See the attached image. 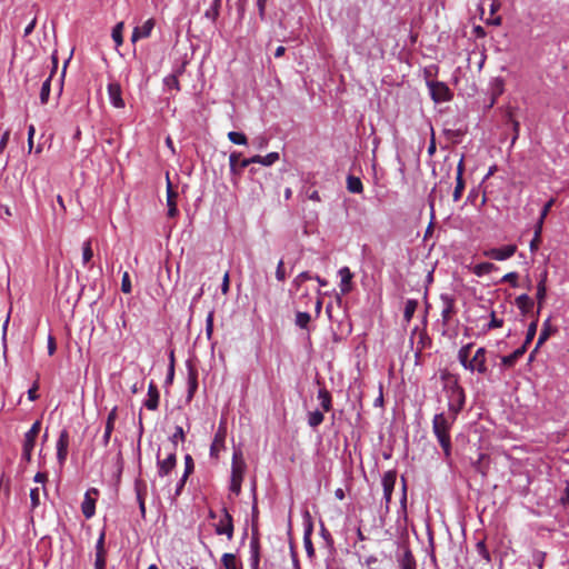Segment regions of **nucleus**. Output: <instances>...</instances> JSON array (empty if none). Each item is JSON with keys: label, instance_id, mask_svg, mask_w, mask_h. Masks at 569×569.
I'll use <instances>...</instances> for the list:
<instances>
[{"label": "nucleus", "instance_id": "obj_1", "mask_svg": "<svg viewBox=\"0 0 569 569\" xmlns=\"http://www.w3.org/2000/svg\"><path fill=\"white\" fill-rule=\"evenodd\" d=\"M456 420H452V415L437 413L432 419V432L436 436L446 458L451 455V437L450 430Z\"/></svg>", "mask_w": 569, "mask_h": 569}, {"label": "nucleus", "instance_id": "obj_2", "mask_svg": "<svg viewBox=\"0 0 569 569\" xmlns=\"http://www.w3.org/2000/svg\"><path fill=\"white\" fill-rule=\"evenodd\" d=\"M177 465L174 443H162L157 452V467L160 477L168 476Z\"/></svg>", "mask_w": 569, "mask_h": 569}, {"label": "nucleus", "instance_id": "obj_3", "mask_svg": "<svg viewBox=\"0 0 569 569\" xmlns=\"http://www.w3.org/2000/svg\"><path fill=\"white\" fill-rule=\"evenodd\" d=\"M448 396V410L452 415V420L457 419L459 412L463 409L466 403V393L463 388L455 379L452 383L447 386Z\"/></svg>", "mask_w": 569, "mask_h": 569}, {"label": "nucleus", "instance_id": "obj_4", "mask_svg": "<svg viewBox=\"0 0 569 569\" xmlns=\"http://www.w3.org/2000/svg\"><path fill=\"white\" fill-rule=\"evenodd\" d=\"M247 465L244 462L241 450H234L232 455V465H231V482L230 490L234 495H239L241 491V483L243 480V475L246 472Z\"/></svg>", "mask_w": 569, "mask_h": 569}, {"label": "nucleus", "instance_id": "obj_5", "mask_svg": "<svg viewBox=\"0 0 569 569\" xmlns=\"http://www.w3.org/2000/svg\"><path fill=\"white\" fill-rule=\"evenodd\" d=\"M216 533L217 535H226L227 538L230 540L233 537V519L232 516L229 513V511L226 508H222L221 516L216 523Z\"/></svg>", "mask_w": 569, "mask_h": 569}, {"label": "nucleus", "instance_id": "obj_6", "mask_svg": "<svg viewBox=\"0 0 569 569\" xmlns=\"http://www.w3.org/2000/svg\"><path fill=\"white\" fill-rule=\"evenodd\" d=\"M428 84L431 98L435 102H445L451 99L452 94L446 83L439 81H431Z\"/></svg>", "mask_w": 569, "mask_h": 569}, {"label": "nucleus", "instance_id": "obj_7", "mask_svg": "<svg viewBox=\"0 0 569 569\" xmlns=\"http://www.w3.org/2000/svg\"><path fill=\"white\" fill-rule=\"evenodd\" d=\"M517 252L516 244H507L501 248H491L483 251V256L497 261H503L511 258Z\"/></svg>", "mask_w": 569, "mask_h": 569}, {"label": "nucleus", "instance_id": "obj_8", "mask_svg": "<svg viewBox=\"0 0 569 569\" xmlns=\"http://www.w3.org/2000/svg\"><path fill=\"white\" fill-rule=\"evenodd\" d=\"M486 355L487 350L483 347L477 349L472 359H470L468 370H470L471 372L477 371L480 375H486L488 372Z\"/></svg>", "mask_w": 569, "mask_h": 569}, {"label": "nucleus", "instance_id": "obj_9", "mask_svg": "<svg viewBox=\"0 0 569 569\" xmlns=\"http://www.w3.org/2000/svg\"><path fill=\"white\" fill-rule=\"evenodd\" d=\"M397 479L396 470L386 471L382 476V488H383V499L386 501V508L389 509V505L391 502L392 492L395 489Z\"/></svg>", "mask_w": 569, "mask_h": 569}, {"label": "nucleus", "instance_id": "obj_10", "mask_svg": "<svg viewBox=\"0 0 569 569\" xmlns=\"http://www.w3.org/2000/svg\"><path fill=\"white\" fill-rule=\"evenodd\" d=\"M99 495L98 489L91 488L86 495L84 499L81 503V511L86 519H90L94 516L96 512V497Z\"/></svg>", "mask_w": 569, "mask_h": 569}, {"label": "nucleus", "instance_id": "obj_11", "mask_svg": "<svg viewBox=\"0 0 569 569\" xmlns=\"http://www.w3.org/2000/svg\"><path fill=\"white\" fill-rule=\"evenodd\" d=\"M442 302L441 319L443 326H448L452 316L456 313L455 298L449 295L440 296Z\"/></svg>", "mask_w": 569, "mask_h": 569}, {"label": "nucleus", "instance_id": "obj_12", "mask_svg": "<svg viewBox=\"0 0 569 569\" xmlns=\"http://www.w3.org/2000/svg\"><path fill=\"white\" fill-rule=\"evenodd\" d=\"M68 447H69V432L68 430L63 429L58 438L57 441V459L60 466H63L67 456H68Z\"/></svg>", "mask_w": 569, "mask_h": 569}, {"label": "nucleus", "instance_id": "obj_13", "mask_svg": "<svg viewBox=\"0 0 569 569\" xmlns=\"http://www.w3.org/2000/svg\"><path fill=\"white\" fill-rule=\"evenodd\" d=\"M278 152H270L267 156H253L249 159H242L240 168H247L251 163H260L262 166H271L279 160Z\"/></svg>", "mask_w": 569, "mask_h": 569}, {"label": "nucleus", "instance_id": "obj_14", "mask_svg": "<svg viewBox=\"0 0 569 569\" xmlns=\"http://www.w3.org/2000/svg\"><path fill=\"white\" fill-rule=\"evenodd\" d=\"M177 198L178 192L173 189V186L169 178V173H167V206L168 217L170 218H174L178 214Z\"/></svg>", "mask_w": 569, "mask_h": 569}, {"label": "nucleus", "instance_id": "obj_15", "mask_svg": "<svg viewBox=\"0 0 569 569\" xmlns=\"http://www.w3.org/2000/svg\"><path fill=\"white\" fill-rule=\"evenodd\" d=\"M108 96L111 104L114 108H124V100L122 99L121 86L118 82H111L108 84Z\"/></svg>", "mask_w": 569, "mask_h": 569}, {"label": "nucleus", "instance_id": "obj_16", "mask_svg": "<svg viewBox=\"0 0 569 569\" xmlns=\"http://www.w3.org/2000/svg\"><path fill=\"white\" fill-rule=\"evenodd\" d=\"M557 332V328L551 325L550 317L547 318L543 323L541 331L539 333L536 347L533 349V352H537L538 349L550 338L551 335Z\"/></svg>", "mask_w": 569, "mask_h": 569}, {"label": "nucleus", "instance_id": "obj_17", "mask_svg": "<svg viewBox=\"0 0 569 569\" xmlns=\"http://www.w3.org/2000/svg\"><path fill=\"white\" fill-rule=\"evenodd\" d=\"M40 430H41V421L37 420L36 422H33L31 428L26 432L22 448H28V449L33 450L36 440L40 433Z\"/></svg>", "mask_w": 569, "mask_h": 569}, {"label": "nucleus", "instance_id": "obj_18", "mask_svg": "<svg viewBox=\"0 0 569 569\" xmlns=\"http://www.w3.org/2000/svg\"><path fill=\"white\" fill-rule=\"evenodd\" d=\"M154 27V20L148 19L142 26L136 27L131 34V41L136 42L140 39L148 38Z\"/></svg>", "mask_w": 569, "mask_h": 569}, {"label": "nucleus", "instance_id": "obj_19", "mask_svg": "<svg viewBox=\"0 0 569 569\" xmlns=\"http://www.w3.org/2000/svg\"><path fill=\"white\" fill-rule=\"evenodd\" d=\"M226 433V428L219 426L210 447L211 457H218L219 451L224 448Z\"/></svg>", "mask_w": 569, "mask_h": 569}, {"label": "nucleus", "instance_id": "obj_20", "mask_svg": "<svg viewBox=\"0 0 569 569\" xmlns=\"http://www.w3.org/2000/svg\"><path fill=\"white\" fill-rule=\"evenodd\" d=\"M106 568L104 533H101L96 545L94 569Z\"/></svg>", "mask_w": 569, "mask_h": 569}, {"label": "nucleus", "instance_id": "obj_21", "mask_svg": "<svg viewBox=\"0 0 569 569\" xmlns=\"http://www.w3.org/2000/svg\"><path fill=\"white\" fill-rule=\"evenodd\" d=\"M159 390L157 386L151 381L148 387V399L144 401V406L149 410H157L159 407Z\"/></svg>", "mask_w": 569, "mask_h": 569}, {"label": "nucleus", "instance_id": "obj_22", "mask_svg": "<svg viewBox=\"0 0 569 569\" xmlns=\"http://www.w3.org/2000/svg\"><path fill=\"white\" fill-rule=\"evenodd\" d=\"M134 490H136L137 500H138V503H139V508H140L141 515H142V517H144V513H146L144 500H146V495H147V485H146V482L143 480H141V479H137L136 482H134Z\"/></svg>", "mask_w": 569, "mask_h": 569}, {"label": "nucleus", "instance_id": "obj_23", "mask_svg": "<svg viewBox=\"0 0 569 569\" xmlns=\"http://www.w3.org/2000/svg\"><path fill=\"white\" fill-rule=\"evenodd\" d=\"M341 277L340 291L342 295H347L351 291V281L353 278L352 272L348 267H343L339 270Z\"/></svg>", "mask_w": 569, "mask_h": 569}, {"label": "nucleus", "instance_id": "obj_24", "mask_svg": "<svg viewBox=\"0 0 569 569\" xmlns=\"http://www.w3.org/2000/svg\"><path fill=\"white\" fill-rule=\"evenodd\" d=\"M525 347H519L513 352L501 358V363L506 368H512L517 361L526 353Z\"/></svg>", "mask_w": 569, "mask_h": 569}, {"label": "nucleus", "instance_id": "obj_25", "mask_svg": "<svg viewBox=\"0 0 569 569\" xmlns=\"http://www.w3.org/2000/svg\"><path fill=\"white\" fill-rule=\"evenodd\" d=\"M533 300L526 293L520 295L516 298V306L522 315L529 313L533 308Z\"/></svg>", "mask_w": 569, "mask_h": 569}, {"label": "nucleus", "instance_id": "obj_26", "mask_svg": "<svg viewBox=\"0 0 569 569\" xmlns=\"http://www.w3.org/2000/svg\"><path fill=\"white\" fill-rule=\"evenodd\" d=\"M318 400L320 401L323 411L328 412L332 409V397L326 388L319 389Z\"/></svg>", "mask_w": 569, "mask_h": 569}, {"label": "nucleus", "instance_id": "obj_27", "mask_svg": "<svg viewBox=\"0 0 569 569\" xmlns=\"http://www.w3.org/2000/svg\"><path fill=\"white\" fill-rule=\"evenodd\" d=\"M312 530H313L312 523L309 522L305 530V535H303V543H305L306 552L309 558H312L315 556V548H313V545L311 541Z\"/></svg>", "mask_w": 569, "mask_h": 569}, {"label": "nucleus", "instance_id": "obj_28", "mask_svg": "<svg viewBox=\"0 0 569 569\" xmlns=\"http://www.w3.org/2000/svg\"><path fill=\"white\" fill-rule=\"evenodd\" d=\"M221 562L226 569H242L241 562L238 561L236 555L233 553H223L221 557Z\"/></svg>", "mask_w": 569, "mask_h": 569}, {"label": "nucleus", "instance_id": "obj_29", "mask_svg": "<svg viewBox=\"0 0 569 569\" xmlns=\"http://www.w3.org/2000/svg\"><path fill=\"white\" fill-rule=\"evenodd\" d=\"M221 0H211L209 8L204 11V17L214 22L220 13Z\"/></svg>", "mask_w": 569, "mask_h": 569}, {"label": "nucleus", "instance_id": "obj_30", "mask_svg": "<svg viewBox=\"0 0 569 569\" xmlns=\"http://www.w3.org/2000/svg\"><path fill=\"white\" fill-rule=\"evenodd\" d=\"M473 347V343H467L466 346H462L460 350L458 351V360L461 363V366L468 370V366L470 365V350Z\"/></svg>", "mask_w": 569, "mask_h": 569}, {"label": "nucleus", "instance_id": "obj_31", "mask_svg": "<svg viewBox=\"0 0 569 569\" xmlns=\"http://www.w3.org/2000/svg\"><path fill=\"white\" fill-rule=\"evenodd\" d=\"M401 569H416L417 563L412 552L409 549H406L403 556L400 560Z\"/></svg>", "mask_w": 569, "mask_h": 569}, {"label": "nucleus", "instance_id": "obj_32", "mask_svg": "<svg viewBox=\"0 0 569 569\" xmlns=\"http://www.w3.org/2000/svg\"><path fill=\"white\" fill-rule=\"evenodd\" d=\"M347 189L351 193H360L363 190V184L358 177L348 176L347 178Z\"/></svg>", "mask_w": 569, "mask_h": 569}, {"label": "nucleus", "instance_id": "obj_33", "mask_svg": "<svg viewBox=\"0 0 569 569\" xmlns=\"http://www.w3.org/2000/svg\"><path fill=\"white\" fill-rule=\"evenodd\" d=\"M418 308V301L415 299H408L405 305L403 319L406 322H410L416 310Z\"/></svg>", "mask_w": 569, "mask_h": 569}, {"label": "nucleus", "instance_id": "obj_34", "mask_svg": "<svg viewBox=\"0 0 569 569\" xmlns=\"http://www.w3.org/2000/svg\"><path fill=\"white\" fill-rule=\"evenodd\" d=\"M537 327H538V317L536 316L535 319L531 321V323L528 326L526 339L521 347H525L527 350L528 346L532 342L536 333H537Z\"/></svg>", "mask_w": 569, "mask_h": 569}, {"label": "nucleus", "instance_id": "obj_35", "mask_svg": "<svg viewBox=\"0 0 569 569\" xmlns=\"http://www.w3.org/2000/svg\"><path fill=\"white\" fill-rule=\"evenodd\" d=\"M497 269L496 264L491 262H481L473 267V273L478 277H482Z\"/></svg>", "mask_w": 569, "mask_h": 569}, {"label": "nucleus", "instance_id": "obj_36", "mask_svg": "<svg viewBox=\"0 0 569 569\" xmlns=\"http://www.w3.org/2000/svg\"><path fill=\"white\" fill-rule=\"evenodd\" d=\"M241 153L239 152H232L229 156V164H230V171L233 174H239L243 168H240L242 160H240Z\"/></svg>", "mask_w": 569, "mask_h": 569}, {"label": "nucleus", "instance_id": "obj_37", "mask_svg": "<svg viewBox=\"0 0 569 569\" xmlns=\"http://www.w3.org/2000/svg\"><path fill=\"white\" fill-rule=\"evenodd\" d=\"M250 548H251V568L259 569L260 553H259L258 540L252 539L250 542Z\"/></svg>", "mask_w": 569, "mask_h": 569}, {"label": "nucleus", "instance_id": "obj_38", "mask_svg": "<svg viewBox=\"0 0 569 569\" xmlns=\"http://www.w3.org/2000/svg\"><path fill=\"white\" fill-rule=\"evenodd\" d=\"M325 420V416L321 411L315 410L308 413V425L311 428H317L320 426Z\"/></svg>", "mask_w": 569, "mask_h": 569}, {"label": "nucleus", "instance_id": "obj_39", "mask_svg": "<svg viewBox=\"0 0 569 569\" xmlns=\"http://www.w3.org/2000/svg\"><path fill=\"white\" fill-rule=\"evenodd\" d=\"M198 388V375L194 370H190L188 378V397L191 399Z\"/></svg>", "mask_w": 569, "mask_h": 569}, {"label": "nucleus", "instance_id": "obj_40", "mask_svg": "<svg viewBox=\"0 0 569 569\" xmlns=\"http://www.w3.org/2000/svg\"><path fill=\"white\" fill-rule=\"evenodd\" d=\"M92 257H93V251L91 248V240L88 239L87 241L83 242V246H82V263H83V266H87L91 261Z\"/></svg>", "mask_w": 569, "mask_h": 569}, {"label": "nucleus", "instance_id": "obj_41", "mask_svg": "<svg viewBox=\"0 0 569 569\" xmlns=\"http://www.w3.org/2000/svg\"><path fill=\"white\" fill-rule=\"evenodd\" d=\"M546 297H547V287H542V284L537 286V293H536V299H537V305H538L537 316L540 313V311L543 307Z\"/></svg>", "mask_w": 569, "mask_h": 569}, {"label": "nucleus", "instance_id": "obj_42", "mask_svg": "<svg viewBox=\"0 0 569 569\" xmlns=\"http://www.w3.org/2000/svg\"><path fill=\"white\" fill-rule=\"evenodd\" d=\"M50 91H51V77H49L43 83H42V87H41V90H40V101L42 104H46L49 100V96H50Z\"/></svg>", "mask_w": 569, "mask_h": 569}, {"label": "nucleus", "instance_id": "obj_43", "mask_svg": "<svg viewBox=\"0 0 569 569\" xmlns=\"http://www.w3.org/2000/svg\"><path fill=\"white\" fill-rule=\"evenodd\" d=\"M465 180L463 178H456V187L452 193V199L455 202L459 201L462 197L465 190Z\"/></svg>", "mask_w": 569, "mask_h": 569}, {"label": "nucleus", "instance_id": "obj_44", "mask_svg": "<svg viewBox=\"0 0 569 569\" xmlns=\"http://www.w3.org/2000/svg\"><path fill=\"white\" fill-rule=\"evenodd\" d=\"M228 139L234 144H247L248 143V139H247L246 134L242 132L230 131L228 133Z\"/></svg>", "mask_w": 569, "mask_h": 569}, {"label": "nucleus", "instance_id": "obj_45", "mask_svg": "<svg viewBox=\"0 0 569 569\" xmlns=\"http://www.w3.org/2000/svg\"><path fill=\"white\" fill-rule=\"evenodd\" d=\"M122 30H123V22L117 23L114 26V28L112 29V39L116 42L117 47H119L123 43Z\"/></svg>", "mask_w": 569, "mask_h": 569}, {"label": "nucleus", "instance_id": "obj_46", "mask_svg": "<svg viewBox=\"0 0 569 569\" xmlns=\"http://www.w3.org/2000/svg\"><path fill=\"white\" fill-rule=\"evenodd\" d=\"M186 436L183 428L178 426L176 427V432L170 437V439L166 443H174L176 445V451L178 450V441H184Z\"/></svg>", "mask_w": 569, "mask_h": 569}, {"label": "nucleus", "instance_id": "obj_47", "mask_svg": "<svg viewBox=\"0 0 569 569\" xmlns=\"http://www.w3.org/2000/svg\"><path fill=\"white\" fill-rule=\"evenodd\" d=\"M311 320V317L308 312H297L296 315V325L302 329H306Z\"/></svg>", "mask_w": 569, "mask_h": 569}, {"label": "nucleus", "instance_id": "obj_48", "mask_svg": "<svg viewBox=\"0 0 569 569\" xmlns=\"http://www.w3.org/2000/svg\"><path fill=\"white\" fill-rule=\"evenodd\" d=\"M193 469H194V463H193L192 457L190 455H186L184 472H183L184 479H188V477L193 472Z\"/></svg>", "mask_w": 569, "mask_h": 569}, {"label": "nucleus", "instance_id": "obj_49", "mask_svg": "<svg viewBox=\"0 0 569 569\" xmlns=\"http://www.w3.org/2000/svg\"><path fill=\"white\" fill-rule=\"evenodd\" d=\"M213 316H214V312H213V310H211L208 313L207 319H206V335H207L208 339H211L212 333H213Z\"/></svg>", "mask_w": 569, "mask_h": 569}, {"label": "nucleus", "instance_id": "obj_50", "mask_svg": "<svg viewBox=\"0 0 569 569\" xmlns=\"http://www.w3.org/2000/svg\"><path fill=\"white\" fill-rule=\"evenodd\" d=\"M443 132L448 138L456 142L465 134V131L461 129H445Z\"/></svg>", "mask_w": 569, "mask_h": 569}, {"label": "nucleus", "instance_id": "obj_51", "mask_svg": "<svg viewBox=\"0 0 569 569\" xmlns=\"http://www.w3.org/2000/svg\"><path fill=\"white\" fill-rule=\"evenodd\" d=\"M490 318L491 319H490L489 323L487 325V330L501 328L503 326V320L497 318L495 311L491 312Z\"/></svg>", "mask_w": 569, "mask_h": 569}, {"label": "nucleus", "instance_id": "obj_52", "mask_svg": "<svg viewBox=\"0 0 569 569\" xmlns=\"http://www.w3.org/2000/svg\"><path fill=\"white\" fill-rule=\"evenodd\" d=\"M518 278L519 276L517 272H509L502 277L501 282H508L511 287L516 288L518 287Z\"/></svg>", "mask_w": 569, "mask_h": 569}, {"label": "nucleus", "instance_id": "obj_53", "mask_svg": "<svg viewBox=\"0 0 569 569\" xmlns=\"http://www.w3.org/2000/svg\"><path fill=\"white\" fill-rule=\"evenodd\" d=\"M116 419H117V408H113L107 417L106 429L113 430Z\"/></svg>", "mask_w": 569, "mask_h": 569}, {"label": "nucleus", "instance_id": "obj_54", "mask_svg": "<svg viewBox=\"0 0 569 569\" xmlns=\"http://www.w3.org/2000/svg\"><path fill=\"white\" fill-rule=\"evenodd\" d=\"M121 290L124 293L131 292V281L128 272H124L121 280Z\"/></svg>", "mask_w": 569, "mask_h": 569}, {"label": "nucleus", "instance_id": "obj_55", "mask_svg": "<svg viewBox=\"0 0 569 569\" xmlns=\"http://www.w3.org/2000/svg\"><path fill=\"white\" fill-rule=\"evenodd\" d=\"M38 389H39V382H38V380H36L33 382L32 387L28 390V399L30 401H36L39 398Z\"/></svg>", "mask_w": 569, "mask_h": 569}, {"label": "nucleus", "instance_id": "obj_56", "mask_svg": "<svg viewBox=\"0 0 569 569\" xmlns=\"http://www.w3.org/2000/svg\"><path fill=\"white\" fill-rule=\"evenodd\" d=\"M476 547H477L478 553L482 558H485L486 560L489 561L490 560V555H489V551L487 550L485 541H479Z\"/></svg>", "mask_w": 569, "mask_h": 569}, {"label": "nucleus", "instance_id": "obj_57", "mask_svg": "<svg viewBox=\"0 0 569 569\" xmlns=\"http://www.w3.org/2000/svg\"><path fill=\"white\" fill-rule=\"evenodd\" d=\"M30 500L32 508H37L40 503L39 488H33L30 491Z\"/></svg>", "mask_w": 569, "mask_h": 569}, {"label": "nucleus", "instance_id": "obj_58", "mask_svg": "<svg viewBox=\"0 0 569 569\" xmlns=\"http://www.w3.org/2000/svg\"><path fill=\"white\" fill-rule=\"evenodd\" d=\"M276 278L279 281H283L286 279L284 263H283L282 259L278 262L277 270H276Z\"/></svg>", "mask_w": 569, "mask_h": 569}, {"label": "nucleus", "instance_id": "obj_59", "mask_svg": "<svg viewBox=\"0 0 569 569\" xmlns=\"http://www.w3.org/2000/svg\"><path fill=\"white\" fill-rule=\"evenodd\" d=\"M553 204H555L553 198H551L548 202H546V204L543 206V208L541 210L539 219L545 220Z\"/></svg>", "mask_w": 569, "mask_h": 569}, {"label": "nucleus", "instance_id": "obj_60", "mask_svg": "<svg viewBox=\"0 0 569 569\" xmlns=\"http://www.w3.org/2000/svg\"><path fill=\"white\" fill-rule=\"evenodd\" d=\"M508 118L509 120L511 121L512 123V129H513V138H512V143L517 140V138L519 137V129H520V124L517 120H515L511 116V113L508 114Z\"/></svg>", "mask_w": 569, "mask_h": 569}, {"label": "nucleus", "instance_id": "obj_61", "mask_svg": "<svg viewBox=\"0 0 569 569\" xmlns=\"http://www.w3.org/2000/svg\"><path fill=\"white\" fill-rule=\"evenodd\" d=\"M310 279H313V277L308 271H303L297 276V278L295 279V282L298 286H301L305 281L310 280Z\"/></svg>", "mask_w": 569, "mask_h": 569}, {"label": "nucleus", "instance_id": "obj_62", "mask_svg": "<svg viewBox=\"0 0 569 569\" xmlns=\"http://www.w3.org/2000/svg\"><path fill=\"white\" fill-rule=\"evenodd\" d=\"M229 288H230V277H229V272L227 271L222 279L221 292L223 295H227L229 292Z\"/></svg>", "mask_w": 569, "mask_h": 569}, {"label": "nucleus", "instance_id": "obj_63", "mask_svg": "<svg viewBox=\"0 0 569 569\" xmlns=\"http://www.w3.org/2000/svg\"><path fill=\"white\" fill-rule=\"evenodd\" d=\"M166 83L168 87L170 88H174L177 90H179V80L176 76H170L166 79Z\"/></svg>", "mask_w": 569, "mask_h": 569}, {"label": "nucleus", "instance_id": "obj_64", "mask_svg": "<svg viewBox=\"0 0 569 569\" xmlns=\"http://www.w3.org/2000/svg\"><path fill=\"white\" fill-rule=\"evenodd\" d=\"M540 243H541V237H538V236L533 234V238H532V240L530 241V244H529L530 251L531 252L537 251L539 249Z\"/></svg>", "mask_w": 569, "mask_h": 569}]
</instances>
